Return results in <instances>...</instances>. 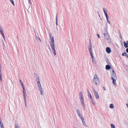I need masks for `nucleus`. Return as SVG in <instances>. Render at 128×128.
I'll use <instances>...</instances> for the list:
<instances>
[{
    "mask_svg": "<svg viewBox=\"0 0 128 128\" xmlns=\"http://www.w3.org/2000/svg\"><path fill=\"white\" fill-rule=\"evenodd\" d=\"M94 82L97 86H98L100 84L97 75L96 74L94 75L93 79Z\"/></svg>",
    "mask_w": 128,
    "mask_h": 128,
    "instance_id": "obj_1",
    "label": "nucleus"
},
{
    "mask_svg": "<svg viewBox=\"0 0 128 128\" xmlns=\"http://www.w3.org/2000/svg\"><path fill=\"white\" fill-rule=\"evenodd\" d=\"M105 39L107 40L108 42L109 43L110 42V39L109 34L108 32L104 33V34Z\"/></svg>",
    "mask_w": 128,
    "mask_h": 128,
    "instance_id": "obj_2",
    "label": "nucleus"
},
{
    "mask_svg": "<svg viewBox=\"0 0 128 128\" xmlns=\"http://www.w3.org/2000/svg\"><path fill=\"white\" fill-rule=\"evenodd\" d=\"M94 92L96 98V99H98L99 98V96L98 92L95 90H94Z\"/></svg>",
    "mask_w": 128,
    "mask_h": 128,
    "instance_id": "obj_3",
    "label": "nucleus"
},
{
    "mask_svg": "<svg viewBox=\"0 0 128 128\" xmlns=\"http://www.w3.org/2000/svg\"><path fill=\"white\" fill-rule=\"evenodd\" d=\"M38 88L40 92L41 95H43V93L42 88L41 85L40 86H38Z\"/></svg>",
    "mask_w": 128,
    "mask_h": 128,
    "instance_id": "obj_4",
    "label": "nucleus"
},
{
    "mask_svg": "<svg viewBox=\"0 0 128 128\" xmlns=\"http://www.w3.org/2000/svg\"><path fill=\"white\" fill-rule=\"evenodd\" d=\"M111 79L112 80V82L113 84L115 86L116 85V79L113 77H112Z\"/></svg>",
    "mask_w": 128,
    "mask_h": 128,
    "instance_id": "obj_5",
    "label": "nucleus"
},
{
    "mask_svg": "<svg viewBox=\"0 0 128 128\" xmlns=\"http://www.w3.org/2000/svg\"><path fill=\"white\" fill-rule=\"evenodd\" d=\"M22 92L23 94V96H24V101L26 102V96L25 94H26V90H22Z\"/></svg>",
    "mask_w": 128,
    "mask_h": 128,
    "instance_id": "obj_6",
    "label": "nucleus"
},
{
    "mask_svg": "<svg viewBox=\"0 0 128 128\" xmlns=\"http://www.w3.org/2000/svg\"><path fill=\"white\" fill-rule=\"evenodd\" d=\"M92 47V46H90V48H89V51L90 52V53L91 56L93 55Z\"/></svg>",
    "mask_w": 128,
    "mask_h": 128,
    "instance_id": "obj_7",
    "label": "nucleus"
},
{
    "mask_svg": "<svg viewBox=\"0 0 128 128\" xmlns=\"http://www.w3.org/2000/svg\"><path fill=\"white\" fill-rule=\"evenodd\" d=\"M106 51L108 54H109L111 52L110 48L109 47H107L106 48Z\"/></svg>",
    "mask_w": 128,
    "mask_h": 128,
    "instance_id": "obj_8",
    "label": "nucleus"
},
{
    "mask_svg": "<svg viewBox=\"0 0 128 128\" xmlns=\"http://www.w3.org/2000/svg\"><path fill=\"white\" fill-rule=\"evenodd\" d=\"M19 81H20V83L21 86H22V88H23V90H25V88L24 87V86L22 82V81H21V80L19 79Z\"/></svg>",
    "mask_w": 128,
    "mask_h": 128,
    "instance_id": "obj_9",
    "label": "nucleus"
},
{
    "mask_svg": "<svg viewBox=\"0 0 128 128\" xmlns=\"http://www.w3.org/2000/svg\"><path fill=\"white\" fill-rule=\"evenodd\" d=\"M124 46L126 48H128V41L127 40L126 41V42L125 41H124Z\"/></svg>",
    "mask_w": 128,
    "mask_h": 128,
    "instance_id": "obj_10",
    "label": "nucleus"
},
{
    "mask_svg": "<svg viewBox=\"0 0 128 128\" xmlns=\"http://www.w3.org/2000/svg\"><path fill=\"white\" fill-rule=\"evenodd\" d=\"M89 97L90 98V99H91V100L92 101V102L93 105H94L95 104V102L93 100V99L92 98V96L90 93V96H89Z\"/></svg>",
    "mask_w": 128,
    "mask_h": 128,
    "instance_id": "obj_11",
    "label": "nucleus"
},
{
    "mask_svg": "<svg viewBox=\"0 0 128 128\" xmlns=\"http://www.w3.org/2000/svg\"><path fill=\"white\" fill-rule=\"evenodd\" d=\"M111 66L109 64L106 65V70H109L110 69Z\"/></svg>",
    "mask_w": 128,
    "mask_h": 128,
    "instance_id": "obj_12",
    "label": "nucleus"
},
{
    "mask_svg": "<svg viewBox=\"0 0 128 128\" xmlns=\"http://www.w3.org/2000/svg\"><path fill=\"white\" fill-rule=\"evenodd\" d=\"M92 58V62L94 64H96V61L94 58L93 55L91 56Z\"/></svg>",
    "mask_w": 128,
    "mask_h": 128,
    "instance_id": "obj_13",
    "label": "nucleus"
},
{
    "mask_svg": "<svg viewBox=\"0 0 128 128\" xmlns=\"http://www.w3.org/2000/svg\"><path fill=\"white\" fill-rule=\"evenodd\" d=\"M51 46L52 48V51L56 50L55 48V46L54 44H51Z\"/></svg>",
    "mask_w": 128,
    "mask_h": 128,
    "instance_id": "obj_14",
    "label": "nucleus"
},
{
    "mask_svg": "<svg viewBox=\"0 0 128 128\" xmlns=\"http://www.w3.org/2000/svg\"><path fill=\"white\" fill-rule=\"evenodd\" d=\"M82 123L83 124L84 126H85L87 127V126L86 125L85 121H84V119L83 120H82Z\"/></svg>",
    "mask_w": 128,
    "mask_h": 128,
    "instance_id": "obj_15",
    "label": "nucleus"
},
{
    "mask_svg": "<svg viewBox=\"0 0 128 128\" xmlns=\"http://www.w3.org/2000/svg\"><path fill=\"white\" fill-rule=\"evenodd\" d=\"M112 77H114V78L117 79V77L116 76V73L114 74H111Z\"/></svg>",
    "mask_w": 128,
    "mask_h": 128,
    "instance_id": "obj_16",
    "label": "nucleus"
},
{
    "mask_svg": "<svg viewBox=\"0 0 128 128\" xmlns=\"http://www.w3.org/2000/svg\"><path fill=\"white\" fill-rule=\"evenodd\" d=\"M58 14L57 13L56 14V26L58 25Z\"/></svg>",
    "mask_w": 128,
    "mask_h": 128,
    "instance_id": "obj_17",
    "label": "nucleus"
},
{
    "mask_svg": "<svg viewBox=\"0 0 128 128\" xmlns=\"http://www.w3.org/2000/svg\"><path fill=\"white\" fill-rule=\"evenodd\" d=\"M0 125L1 126V128H4L2 120H0Z\"/></svg>",
    "mask_w": 128,
    "mask_h": 128,
    "instance_id": "obj_18",
    "label": "nucleus"
},
{
    "mask_svg": "<svg viewBox=\"0 0 128 128\" xmlns=\"http://www.w3.org/2000/svg\"><path fill=\"white\" fill-rule=\"evenodd\" d=\"M106 62L107 64H109V65L111 64L109 60L107 58H106Z\"/></svg>",
    "mask_w": 128,
    "mask_h": 128,
    "instance_id": "obj_19",
    "label": "nucleus"
},
{
    "mask_svg": "<svg viewBox=\"0 0 128 128\" xmlns=\"http://www.w3.org/2000/svg\"><path fill=\"white\" fill-rule=\"evenodd\" d=\"M51 43H52V44H54V37H52L51 38Z\"/></svg>",
    "mask_w": 128,
    "mask_h": 128,
    "instance_id": "obj_20",
    "label": "nucleus"
},
{
    "mask_svg": "<svg viewBox=\"0 0 128 128\" xmlns=\"http://www.w3.org/2000/svg\"><path fill=\"white\" fill-rule=\"evenodd\" d=\"M79 96H80L79 97H83V95H82V92L81 91L80 92Z\"/></svg>",
    "mask_w": 128,
    "mask_h": 128,
    "instance_id": "obj_21",
    "label": "nucleus"
},
{
    "mask_svg": "<svg viewBox=\"0 0 128 128\" xmlns=\"http://www.w3.org/2000/svg\"><path fill=\"white\" fill-rule=\"evenodd\" d=\"M36 80L38 86H41V84H40V81H38L37 80Z\"/></svg>",
    "mask_w": 128,
    "mask_h": 128,
    "instance_id": "obj_22",
    "label": "nucleus"
},
{
    "mask_svg": "<svg viewBox=\"0 0 128 128\" xmlns=\"http://www.w3.org/2000/svg\"><path fill=\"white\" fill-rule=\"evenodd\" d=\"M110 108H111L113 109L114 108L113 104H110Z\"/></svg>",
    "mask_w": 128,
    "mask_h": 128,
    "instance_id": "obj_23",
    "label": "nucleus"
},
{
    "mask_svg": "<svg viewBox=\"0 0 128 128\" xmlns=\"http://www.w3.org/2000/svg\"><path fill=\"white\" fill-rule=\"evenodd\" d=\"M79 98L81 101V102H84V99L83 97H79Z\"/></svg>",
    "mask_w": 128,
    "mask_h": 128,
    "instance_id": "obj_24",
    "label": "nucleus"
},
{
    "mask_svg": "<svg viewBox=\"0 0 128 128\" xmlns=\"http://www.w3.org/2000/svg\"><path fill=\"white\" fill-rule=\"evenodd\" d=\"M110 126H111V128H115L114 125L112 124H111Z\"/></svg>",
    "mask_w": 128,
    "mask_h": 128,
    "instance_id": "obj_25",
    "label": "nucleus"
},
{
    "mask_svg": "<svg viewBox=\"0 0 128 128\" xmlns=\"http://www.w3.org/2000/svg\"><path fill=\"white\" fill-rule=\"evenodd\" d=\"M127 54L125 52H124L122 54V55L123 56H126L127 55Z\"/></svg>",
    "mask_w": 128,
    "mask_h": 128,
    "instance_id": "obj_26",
    "label": "nucleus"
},
{
    "mask_svg": "<svg viewBox=\"0 0 128 128\" xmlns=\"http://www.w3.org/2000/svg\"><path fill=\"white\" fill-rule=\"evenodd\" d=\"M79 117L82 120L84 119L83 118V116H82V115L81 114L80 116H79Z\"/></svg>",
    "mask_w": 128,
    "mask_h": 128,
    "instance_id": "obj_27",
    "label": "nucleus"
},
{
    "mask_svg": "<svg viewBox=\"0 0 128 128\" xmlns=\"http://www.w3.org/2000/svg\"><path fill=\"white\" fill-rule=\"evenodd\" d=\"M1 34L2 35V36L3 37V38L5 40V37L4 36V32H0Z\"/></svg>",
    "mask_w": 128,
    "mask_h": 128,
    "instance_id": "obj_28",
    "label": "nucleus"
},
{
    "mask_svg": "<svg viewBox=\"0 0 128 128\" xmlns=\"http://www.w3.org/2000/svg\"><path fill=\"white\" fill-rule=\"evenodd\" d=\"M10 2L12 3V4L14 6V2L13 0H9Z\"/></svg>",
    "mask_w": 128,
    "mask_h": 128,
    "instance_id": "obj_29",
    "label": "nucleus"
},
{
    "mask_svg": "<svg viewBox=\"0 0 128 128\" xmlns=\"http://www.w3.org/2000/svg\"><path fill=\"white\" fill-rule=\"evenodd\" d=\"M15 128H19L18 125L17 124H16L15 125Z\"/></svg>",
    "mask_w": 128,
    "mask_h": 128,
    "instance_id": "obj_30",
    "label": "nucleus"
},
{
    "mask_svg": "<svg viewBox=\"0 0 128 128\" xmlns=\"http://www.w3.org/2000/svg\"><path fill=\"white\" fill-rule=\"evenodd\" d=\"M89 45H90V46H92V43H91V40L90 39H89Z\"/></svg>",
    "mask_w": 128,
    "mask_h": 128,
    "instance_id": "obj_31",
    "label": "nucleus"
},
{
    "mask_svg": "<svg viewBox=\"0 0 128 128\" xmlns=\"http://www.w3.org/2000/svg\"><path fill=\"white\" fill-rule=\"evenodd\" d=\"M52 52L54 54V55H56V51L55 50H54V51H52Z\"/></svg>",
    "mask_w": 128,
    "mask_h": 128,
    "instance_id": "obj_32",
    "label": "nucleus"
},
{
    "mask_svg": "<svg viewBox=\"0 0 128 128\" xmlns=\"http://www.w3.org/2000/svg\"><path fill=\"white\" fill-rule=\"evenodd\" d=\"M35 34H36V39L37 40H38V36L37 33H36V32H35Z\"/></svg>",
    "mask_w": 128,
    "mask_h": 128,
    "instance_id": "obj_33",
    "label": "nucleus"
},
{
    "mask_svg": "<svg viewBox=\"0 0 128 128\" xmlns=\"http://www.w3.org/2000/svg\"><path fill=\"white\" fill-rule=\"evenodd\" d=\"M119 36H120V38L121 39H122V36L121 34L120 33V32Z\"/></svg>",
    "mask_w": 128,
    "mask_h": 128,
    "instance_id": "obj_34",
    "label": "nucleus"
},
{
    "mask_svg": "<svg viewBox=\"0 0 128 128\" xmlns=\"http://www.w3.org/2000/svg\"><path fill=\"white\" fill-rule=\"evenodd\" d=\"M103 11L104 12H107L105 8H103Z\"/></svg>",
    "mask_w": 128,
    "mask_h": 128,
    "instance_id": "obj_35",
    "label": "nucleus"
},
{
    "mask_svg": "<svg viewBox=\"0 0 128 128\" xmlns=\"http://www.w3.org/2000/svg\"><path fill=\"white\" fill-rule=\"evenodd\" d=\"M77 112L78 114H80V110H77Z\"/></svg>",
    "mask_w": 128,
    "mask_h": 128,
    "instance_id": "obj_36",
    "label": "nucleus"
},
{
    "mask_svg": "<svg viewBox=\"0 0 128 128\" xmlns=\"http://www.w3.org/2000/svg\"><path fill=\"white\" fill-rule=\"evenodd\" d=\"M36 79L38 81H40V78L39 76H38L36 78Z\"/></svg>",
    "mask_w": 128,
    "mask_h": 128,
    "instance_id": "obj_37",
    "label": "nucleus"
},
{
    "mask_svg": "<svg viewBox=\"0 0 128 128\" xmlns=\"http://www.w3.org/2000/svg\"><path fill=\"white\" fill-rule=\"evenodd\" d=\"M87 92H88V96H90V92L89 91V90H87Z\"/></svg>",
    "mask_w": 128,
    "mask_h": 128,
    "instance_id": "obj_38",
    "label": "nucleus"
},
{
    "mask_svg": "<svg viewBox=\"0 0 128 128\" xmlns=\"http://www.w3.org/2000/svg\"><path fill=\"white\" fill-rule=\"evenodd\" d=\"M34 75H35L36 76V77L38 76V75L36 73H35L34 74Z\"/></svg>",
    "mask_w": 128,
    "mask_h": 128,
    "instance_id": "obj_39",
    "label": "nucleus"
},
{
    "mask_svg": "<svg viewBox=\"0 0 128 128\" xmlns=\"http://www.w3.org/2000/svg\"><path fill=\"white\" fill-rule=\"evenodd\" d=\"M112 74H114V73H116L114 71V70H113V68H112Z\"/></svg>",
    "mask_w": 128,
    "mask_h": 128,
    "instance_id": "obj_40",
    "label": "nucleus"
},
{
    "mask_svg": "<svg viewBox=\"0 0 128 128\" xmlns=\"http://www.w3.org/2000/svg\"><path fill=\"white\" fill-rule=\"evenodd\" d=\"M81 103L82 104V106H83L84 105V102H81Z\"/></svg>",
    "mask_w": 128,
    "mask_h": 128,
    "instance_id": "obj_41",
    "label": "nucleus"
},
{
    "mask_svg": "<svg viewBox=\"0 0 128 128\" xmlns=\"http://www.w3.org/2000/svg\"><path fill=\"white\" fill-rule=\"evenodd\" d=\"M37 34L38 36V37H39V35H40V32H37Z\"/></svg>",
    "mask_w": 128,
    "mask_h": 128,
    "instance_id": "obj_42",
    "label": "nucleus"
},
{
    "mask_svg": "<svg viewBox=\"0 0 128 128\" xmlns=\"http://www.w3.org/2000/svg\"><path fill=\"white\" fill-rule=\"evenodd\" d=\"M0 32H3L2 29L0 27Z\"/></svg>",
    "mask_w": 128,
    "mask_h": 128,
    "instance_id": "obj_43",
    "label": "nucleus"
},
{
    "mask_svg": "<svg viewBox=\"0 0 128 128\" xmlns=\"http://www.w3.org/2000/svg\"><path fill=\"white\" fill-rule=\"evenodd\" d=\"M38 38L39 39V40H40V42H41L42 41V40H41L40 39V37H38Z\"/></svg>",
    "mask_w": 128,
    "mask_h": 128,
    "instance_id": "obj_44",
    "label": "nucleus"
},
{
    "mask_svg": "<svg viewBox=\"0 0 128 128\" xmlns=\"http://www.w3.org/2000/svg\"><path fill=\"white\" fill-rule=\"evenodd\" d=\"M106 18L107 19V18H108V15H106Z\"/></svg>",
    "mask_w": 128,
    "mask_h": 128,
    "instance_id": "obj_45",
    "label": "nucleus"
},
{
    "mask_svg": "<svg viewBox=\"0 0 128 128\" xmlns=\"http://www.w3.org/2000/svg\"><path fill=\"white\" fill-rule=\"evenodd\" d=\"M97 35L98 38H100V37L99 36V35L98 34H97Z\"/></svg>",
    "mask_w": 128,
    "mask_h": 128,
    "instance_id": "obj_46",
    "label": "nucleus"
},
{
    "mask_svg": "<svg viewBox=\"0 0 128 128\" xmlns=\"http://www.w3.org/2000/svg\"><path fill=\"white\" fill-rule=\"evenodd\" d=\"M24 103H25V105L26 107V102H24Z\"/></svg>",
    "mask_w": 128,
    "mask_h": 128,
    "instance_id": "obj_47",
    "label": "nucleus"
},
{
    "mask_svg": "<svg viewBox=\"0 0 128 128\" xmlns=\"http://www.w3.org/2000/svg\"><path fill=\"white\" fill-rule=\"evenodd\" d=\"M28 1L29 4H31V2H30V0H28Z\"/></svg>",
    "mask_w": 128,
    "mask_h": 128,
    "instance_id": "obj_48",
    "label": "nucleus"
},
{
    "mask_svg": "<svg viewBox=\"0 0 128 128\" xmlns=\"http://www.w3.org/2000/svg\"><path fill=\"white\" fill-rule=\"evenodd\" d=\"M126 51L128 53V48L126 49Z\"/></svg>",
    "mask_w": 128,
    "mask_h": 128,
    "instance_id": "obj_49",
    "label": "nucleus"
},
{
    "mask_svg": "<svg viewBox=\"0 0 128 128\" xmlns=\"http://www.w3.org/2000/svg\"><path fill=\"white\" fill-rule=\"evenodd\" d=\"M104 14L105 15V16L108 14H107V12H104Z\"/></svg>",
    "mask_w": 128,
    "mask_h": 128,
    "instance_id": "obj_50",
    "label": "nucleus"
},
{
    "mask_svg": "<svg viewBox=\"0 0 128 128\" xmlns=\"http://www.w3.org/2000/svg\"><path fill=\"white\" fill-rule=\"evenodd\" d=\"M103 88L104 89V90H106V88H105L104 86L103 87Z\"/></svg>",
    "mask_w": 128,
    "mask_h": 128,
    "instance_id": "obj_51",
    "label": "nucleus"
},
{
    "mask_svg": "<svg viewBox=\"0 0 128 128\" xmlns=\"http://www.w3.org/2000/svg\"><path fill=\"white\" fill-rule=\"evenodd\" d=\"M106 20H107V22L109 21V20H108V19L107 18V19H106Z\"/></svg>",
    "mask_w": 128,
    "mask_h": 128,
    "instance_id": "obj_52",
    "label": "nucleus"
},
{
    "mask_svg": "<svg viewBox=\"0 0 128 128\" xmlns=\"http://www.w3.org/2000/svg\"><path fill=\"white\" fill-rule=\"evenodd\" d=\"M78 114V116H80V115H81L80 114Z\"/></svg>",
    "mask_w": 128,
    "mask_h": 128,
    "instance_id": "obj_53",
    "label": "nucleus"
},
{
    "mask_svg": "<svg viewBox=\"0 0 128 128\" xmlns=\"http://www.w3.org/2000/svg\"><path fill=\"white\" fill-rule=\"evenodd\" d=\"M82 106V107H83V108H84V107H85V106H84V105L83 106Z\"/></svg>",
    "mask_w": 128,
    "mask_h": 128,
    "instance_id": "obj_54",
    "label": "nucleus"
},
{
    "mask_svg": "<svg viewBox=\"0 0 128 128\" xmlns=\"http://www.w3.org/2000/svg\"><path fill=\"white\" fill-rule=\"evenodd\" d=\"M108 22V23L109 24H110V21H109V22Z\"/></svg>",
    "mask_w": 128,
    "mask_h": 128,
    "instance_id": "obj_55",
    "label": "nucleus"
},
{
    "mask_svg": "<svg viewBox=\"0 0 128 128\" xmlns=\"http://www.w3.org/2000/svg\"><path fill=\"white\" fill-rule=\"evenodd\" d=\"M83 108L84 109V110H85V107H84V108Z\"/></svg>",
    "mask_w": 128,
    "mask_h": 128,
    "instance_id": "obj_56",
    "label": "nucleus"
},
{
    "mask_svg": "<svg viewBox=\"0 0 128 128\" xmlns=\"http://www.w3.org/2000/svg\"><path fill=\"white\" fill-rule=\"evenodd\" d=\"M49 49H50V46H49Z\"/></svg>",
    "mask_w": 128,
    "mask_h": 128,
    "instance_id": "obj_57",
    "label": "nucleus"
},
{
    "mask_svg": "<svg viewBox=\"0 0 128 128\" xmlns=\"http://www.w3.org/2000/svg\"><path fill=\"white\" fill-rule=\"evenodd\" d=\"M1 120V118H0V120Z\"/></svg>",
    "mask_w": 128,
    "mask_h": 128,
    "instance_id": "obj_58",
    "label": "nucleus"
},
{
    "mask_svg": "<svg viewBox=\"0 0 128 128\" xmlns=\"http://www.w3.org/2000/svg\"><path fill=\"white\" fill-rule=\"evenodd\" d=\"M126 57L128 58V56H127Z\"/></svg>",
    "mask_w": 128,
    "mask_h": 128,
    "instance_id": "obj_59",
    "label": "nucleus"
}]
</instances>
